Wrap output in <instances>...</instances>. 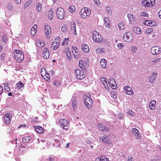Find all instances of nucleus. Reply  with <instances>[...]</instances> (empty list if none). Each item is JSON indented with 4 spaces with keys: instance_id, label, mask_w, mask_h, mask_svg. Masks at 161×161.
Returning <instances> with one entry per match:
<instances>
[{
    "instance_id": "nucleus-1",
    "label": "nucleus",
    "mask_w": 161,
    "mask_h": 161,
    "mask_svg": "<svg viewBox=\"0 0 161 161\" xmlns=\"http://www.w3.org/2000/svg\"><path fill=\"white\" fill-rule=\"evenodd\" d=\"M14 57L18 63H21L24 58V54L23 52L21 50L19 49L14 50L13 52Z\"/></svg>"
},
{
    "instance_id": "nucleus-2",
    "label": "nucleus",
    "mask_w": 161,
    "mask_h": 161,
    "mask_svg": "<svg viewBox=\"0 0 161 161\" xmlns=\"http://www.w3.org/2000/svg\"><path fill=\"white\" fill-rule=\"evenodd\" d=\"M91 96V95L88 94V96L86 95L84 97L85 99L84 104L88 109H91L92 106V100Z\"/></svg>"
},
{
    "instance_id": "nucleus-3",
    "label": "nucleus",
    "mask_w": 161,
    "mask_h": 161,
    "mask_svg": "<svg viewBox=\"0 0 161 161\" xmlns=\"http://www.w3.org/2000/svg\"><path fill=\"white\" fill-rule=\"evenodd\" d=\"M92 38L94 42H101L103 39L101 35L98 32L93 31L92 32Z\"/></svg>"
},
{
    "instance_id": "nucleus-4",
    "label": "nucleus",
    "mask_w": 161,
    "mask_h": 161,
    "mask_svg": "<svg viewBox=\"0 0 161 161\" xmlns=\"http://www.w3.org/2000/svg\"><path fill=\"white\" fill-rule=\"evenodd\" d=\"M91 12L90 9L85 7L81 9L80 13L81 17L83 19H85L90 14Z\"/></svg>"
},
{
    "instance_id": "nucleus-5",
    "label": "nucleus",
    "mask_w": 161,
    "mask_h": 161,
    "mask_svg": "<svg viewBox=\"0 0 161 161\" xmlns=\"http://www.w3.org/2000/svg\"><path fill=\"white\" fill-rule=\"evenodd\" d=\"M56 13L58 18L60 19H63L65 14L64 9L61 7L58 8L57 9Z\"/></svg>"
},
{
    "instance_id": "nucleus-6",
    "label": "nucleus",
    "mask_w": 161,
    "mask_h": 161,
    "mask_svg": "<svg viewBox=\"0 0 161 161\" xmlns=\"http://www.w3.org/2000/svg\"><path fill=\"white\" fill-rule=\"evenodd\" d=\"M133 39L132 34L130 32L125 33L124 35L123 39L124 41L128 42H130Z\"/></svg>"
},
{
    "instance_id": "nucleus-7",
    "label": "nucleus",
    "mask_w": 161,
    "mask_h": 161,
    "mask_svg": "<svg viewBox=\"0 0 161 161\" xmlns=\"http://www.w3.org/2000/svg\"><path fill=\"white\" fill-rule=\"evenodd\" d=\"M155 0H145L142 1L141 4L145 7H150L155 4Z\"/></svg>"
},
{
    "instance_id": "nucleus-8",
    "label": "nucleus",
    "mask_w": 161,
    "mask_h": 161,
    "mask_svg": "<svg viewBox=\"0 0 161 161\" xmlns=\"http://www.w3.org/2000/svg\"><path fill=\"white\" fill-rule=\"evenodd\" d=\"M69 123L67 120L64 119H62L59 121V124L64 129L68 130L69 128L68 125Z\"/></svg>"
},
{
    "instance_id": "nucleus-9",
    "label": "nucleus",
    "mask_w": 161,
    "mask_h": 161,
    "mask_svg": "<svg viewBox=\"0 0 161 161\" xmlns=\"http://www.w3.org/2000/svg\"><path fill=\"white\" fill-rule=\"evenodd\" d=\"M12 115L9 113L5 114L4 116L3 120L5 124L7 125L10 124Z\"/></svg>"
},
{
    "instance_id": "nucleus-10",
    "label": "nucleus",
    "mask_w": 161,
    "mask_h": 161,
    "mask_svg": "<svg viewBox=\"0 0 161 161\" xmlns=\"http://www.w3.org/2000/svg\"><path fill=\"white\" fill-rule=\"evenodd\" d=\"M41 73L42 76L44 80L47 81L49 82L50 80V75L47 72L46 69H42Z\"/></svg>"
},
{
    "instance_id": "nucleus-11",
    "label": "nucleus",
    "mask_w": 161,
    "mask_h": 161,
    "mask_svg": "<svg viewBox=\"0 0 161 161\" xmlns=\"http://www.w3.org/2000/svg\"><path fill=\"white\" fill-rule=\"evenodd\" d=\"M75 73L77 78L79 80H82L85 77L84 73L79 69H75Z\"/></svg>"
},
{
    "instance_id": "nucleus-12",
    "label": "nucleus",
    "mask_w": 161,
    "mask_h": 161,
    "mask_svg": "<svg viewBox=\"0 0 161 161\" xmlns=\"http://www.w3.org/2000/svg\"><path fill=\"white\" fill-rule=\"evenodd\" d=\"M59 40L58 39H56L52 43L51 48L53 50H56L59 47Z\"/></svg>"
},
{
    "instance_id": "nucleus-13",
    "label": "nucleus",
    "mask_w": 161,
    "mask_h": 161,
    "mask_svg": "<svg viewBox=\"0 0 161 161\" xmlns=\"http://www.w3.org/2000/svg\"><path fill=\"white\" fill-rule=\"evenodd\" d=\"M151 52L153 55H158L161 53V49L158 47H154L152 48Z\"/></svg>"
},
{
    "instance_id": "nucleus-14",
    "label": "nucleus",
    "mask_w": 161,
    "mask_h": 161,
    "mask_svg": "<svg viewBox=\"0 0 161 161\" xmlns=\"http://www.w3.org/2000/svg\"><path fill=\"white\" fill-rule=\"evenodd\" d=\"M108 83L109 86L112 89H114L116 88L117 85L114 79L113 78H111L109 79Z\"/></svg>"
},
{
    "instance_id": "nucleus-15",
    "label": "nucleus",
    "mask_w": 161,
    "mask_h": 161,
    "mask_svg": "<svg viewBox=\"0 0 161 161\" xmlns=\"http://www.w3.org/2000/svg\"><path fill=\"white\" fill-rule=\"evenodd\" d=\"M125 93L128 95H132L133 94L134 92L131 87L129 86H125L124 88Z\"/></svg>"
},
{
    "instance_id": "nucleus-16",
    "label": "nucleus",
    "mask_w": 161,
    "mask_h": 161,
    "mask_svg": "<svg viewBox=\"0 0 161 161\" xmlns=\"http://www.w3.org/2000/svg\"><path fill=\"white\" fill-rule=\"evenodd\" d=\"M50 56L49 50L47 48H45L42 53V56L45 59H48Z\"/></svg>"
},
{
    "instance_id": "nucleus-17",
    "label": "nucleus",
    "mask_w": 161,
    "mask_h": 161,
    "mask_svg": "<svg viewBox=\"0 0 161 161\" xmlns=\"http://www.w3.org/2000/svg\"><path fill=\"white\" fill-rule=\"evenodd\" d=\"M64 52L66 54L67 58L69 60H70L72 58L71 51L70 48L69 47H67L64 50Z\"/></svg>"
},
{
    "instance_id": "nucleus-18",
    "label": "nucleus",
    "mask_w": 161,
    "mask_h": 161,
    "mask_svg": "<svg viewBox=\"0 0 161 161\" xmlns=\"http://www.w3.org/2000/svg\"><path fill=\"white\" fill-rule=\"evenodd\" d=\"M132 132L136 139H138L140 137L139 130L136 128H134L132 130Z\"/></svg>"
},
{
    "instance_id": "nucleus-19",
    "label": "nucleus",
    "mask_w": 161,
    "mask_h": 161,
    "mask_svg": "<svg viewBox=\"0 0 161 161\" xmlns=\"http://www.w3.org/2000/svg\"><path fill=\"white\" fill-rule=\"evenodd\" d=\"M100 140L106 144L110 143V141L108 137L107 136H102L100 138Z\"/></svg>"
},
{
    "instance_id": "nucleus-20",
    "label": "nucleus",
    "mask_w": 161,
    "mask_h": 161,
    "mask_svg": "<svg viewBox=\"0 0 161 161\" xmlns=\"http://www.w3.org/2000/svg\"><path fill=\"white\" fill-rule=\"evenodd\" d=\"M95 161H110L109 158L105 156H100L97 158Z\"/></svg>"
},
{
    "instance_id": "nucleus-21",
    "label": "nucleus",
    "mask_w": 161,
    "mask_h": 161,
    "mask_svg": "<svg viewBox=\"0 0 161 161\" xmlns=\"http://www.w3.org/2000/svg\"><path fill=\"white\" fill-rule=\"evenodd\" d=\"M79 65L80 68L83 69H85L87 64L86 62L82 60H80L79 62Z\"/></svg>"
},
{
    "instance_id": "nucleus-22",
    "label": "nucleus",
    "mask_w": 161,
    "mask_h": 161,
    "mask_svg": "<svg viewBox=\"0 0 161 161\" xmlns=\"http://www.w3.org/2000/svg\"><path fill=\"white\" fill-rule=\"evenodd\" d=\"M44 31L46 35H48L51 32V28L47 24H46L44 26Z\"/></svg>"
},
{
    "instance_id": "nucleus-23",
    "label": "nucleus",
    "mask_w": 161,
    "mask_h": 161,
    "mask_svg": "<svg viewBox=\"0 0 161 161\" xmlns=\"http://www.w3.org/2000/svg\"><path fill=\"white\" fill-rule=\"evenodd\" d=\"M71 30L73 34L75 35H77L76 31V25L75 23L71 24L70 26Z\"/></svg>"
},
{
    "instance_id": "nucleus-24",
    "label": "nucleus",
    "mask_w": 161,
    "mask_h": 161,
    "mask_svg": "<svg viewBox=\"0 0 161 161\" xmlns=\"http://www.w3.org/2000/svg\"><path fill=\"white\" fill-rule=\"evenodd\" d=\"M154 21L151 20H147L143 22L144 25L149 26H153L155 25Z\"/></svg>"
},
{
    "instance_id": "nucleus-25",
    "label": "nucleus",
    "mask_w": 161,
    "mask_h": 161,
    "mask_svg": "<svg viewBox=\"0 0 161 161\" xmlns=\"http://www.w3.org/2000/svg\"><path fill=\"white\" fill-rule=\"evenodd\" d=\"M149 107L150 109L152 110H154L156 108V101L154 100H153L150 102Z\"/></svg>"
},
{
    "instance_id": "nucleus-26",
    "label": "nucleus",
    "mask_w": 161,
    "mask_h": 161,
    "mask_svg": "<svg viewBox=\"0 0 161 161\" xmlns=\"http://www.w3.org/2000/svg\"><path fill=\"white\" fill-rule=\"evenodd\" d=\"M81 48L82 50L85 53H88L89 51V46L86 44H83L81 46Z\"/></svg>"
},
{
    "instance_id": "nucleus-27",
    "label": "nucleus",
    "mask_w": 161,
    "mask_h": 161,
    "mask_svg": "<svg viewBox=\"0 0 161 161\" xmlns=\"http://www.w3.org/2000/svg\"><path fill=\"white\" fill-rule=\"evenodd\" d=\"M37 25H34L31 28V33L33 36L35 35L37 31Z\"/></svg>"
},
{
    "instance_id": "nucleus-28",
    "label": "nucleus",
    "mask_w": 161,
    "mask_h": 161,
    "mask_svg": "<svg viewBox=\"0 0 161 161\" xmlns=\"http://www.w3.org/2000/svg\"><path fill=\"white\" fill-rule=\"evenodd\" d=\"M133 31L138 34H140L141 33V30L140 27H135L133 28Z\"/></svg>"
},
{
    "instance_id": "nucleus-29",
    "label": "nucleus",
    "mask_w": 161,
    "mask_h": 161,
    "mask_svg": "<svg viewBox=\"0 0 161 161\" xmlns=\"http://www.w3.org/2000/svg\"><path fill=\"white\" fill-rule=\"evenodd\" d=\"M37 46L39 47H42L45 45V42L44 41L40 40H37L36 42Z\"/></svg>"
},
{
    "instance_id": "nucleus-30",
    "label": "nucleus",
    "mask_w": 161,
    "mask_h": 161,
    "mask_svg": "<svg viewBox=\"0 0 161 161\" xmlns=\"http://www.w3.org/2000/svg\"><path fill=\"white\" fill-rule=\"evenodd\" d=\"M35 130L37 133L39 134L42 133L44 132L43 128L41 126H37L36 127Z\"/></svg>"
},
{
    "instance_id": "nucleus-31",
    "label": "nucleus",
    "mask_w": 161,
    "mask_h": 161,
    "mask_svg": "<svg viewBox=\"0 0 161 161\" xmlns=\"http://www.w3.org/2000/svg\"><path fill=\"white\" fill-rule=\"evenodd\" d=\"M157 74L156 72H154L152 74L151 76L149 79V81L150 82H153L156 79V76Z\"/></svg>"
},
{
    "instance_id": "nucleus-32",
    "label": "nucleus",
    "mask_w": 161,
    "mask_h": 161,
    "mask_svg": "<svg viewBox=\"0 0 161 161\" xmlns=\"http://www.w3.org/2000/svg\"><path fill=\"white\" fill-rule=\"evenodd\" d=\"M32 139L31 137L30 136H25L22 139V142L25 143L29 142Z\"/></svg>"
},
{
    "instance_id": "nucleus-33",
    "label": "nucleus",
    "mask_w": 161,
    "mask_h": 161,
    "mask_svg": "<svg viewBox=\"0 0 161 161\" xmlns=\"http://www.w3.org/2000/svg\"><path fill=\"white\" fill-rule=\"evenodd\" d=\"M106 63L107 61L105 59H102L100 61V64L102 67L105 69L106 68Z\"/></svg>"
},
{
    "instance_id": "nucleus-34",
    "label": "nucleus",
    "mask_w": 161,
    "mask_h": 161,
    "mask_svg": "<svg viewBox=\"0 0 161 161\" xmlns=\"http://www.w3.org/2000/svg\"><path fill=\"white\" fill-rule=\"evenodd\" d=\"M53 9H50L48 12V18L50 20H52L53 17Z\"/></svg>"
},
{
    "instance_id": "nucleus-35",
    "label": "nucleus",
    "mask_w": 161,
    "mask_h": 161,
    "mask_svg": "<svg viewBox=\"0 0 161 161\" xmlns=\"http://www.w3.org/2000/svg\"><path fill=\"white\" fill-rule=\"evenodd\" d=\"M128 17L129 19L130 23V24L133 23L135 20L133 15L130 14H128Z\"/></svg>"
},
{
    "instance_id": "nucleus-36",
    "label": "nucleus",
    "mask_w": 161,
    "mask_h": 161,
    "mask_svg": "<svg viewBox=\"0 0 161 161\" xmlns=\"http://www.w3.org/2000/svg\"><path fill=\"white\" fill-rule=\"evenodd\" d=\"M104 20L106 26L108 28H110V23L107 17H105Z\"/></svg>"
},
{
    "instance_id": "nucleus-37",
    "label": "nucleus",
    "mask_w": 161,
    "mask_h": 161,
    "mask_svg": "<svg viewBox=\"0 0 161 161\" xmlns=\"http://www.w3.org/2000/svg\"><path fill=\"white\" fill-rule=\"evenodd\" d=\"M96 52L98 53H102L105 52V49L103 48L98 47L96 49Z\"/></svg>"
},
{
    "instance_id": "nucleus-38",
    "label": "nucleus",
    "mask_w": 161,
    "mask_h": 161,
    "mask_svg": "<svg viewBox=\"0 0 161 161\" xmlns=\"http://www.w3.org/2000/svg\"><path fill=\"white\" fill-rule=\"evenodd\" d=\"M98 126L99 127V130L102 131H104L106 129V127L102 124H98Z\"/></svg>"
},
{
    "instance_id": "nucleus-39",
    "label": "nucleus",
    "mask_w": 161,
    "mask_h": 161,
    "mask_svg": "<svg viewBox=\"0 0 161 161\" xmlns=\"http://www.w3.org/2000/svg\"><path fill=\"white\" fill-rule=\"evenodd\" d=\"M16 87L18 89H20L21 88L24 87V85L22 82L19 81L16 84Z\"/></svg>"
},
{
    "instance_id": "nucleus-40",
    "label": "nucleus",
    "mask_w": 161,
    "mask_h": 161,
    "mask_svg": "<svg viewBox=\"0 0 161 161\" xmlns=\"http://www.w3.org/2000/svg\"><path fill=\"white\" fill-rule=\"evenodd\" d=\"M69 38H65L63 40V42L62 43V45L66 46L69 43Z\"/></svg>"
},
{
    "instance_id": "nucleus-41",
    "label": "nucleus",
    "mask_w": 161,
    "mask_h": 161,
    "mask_svg": "<svg viewBox=\"0 0 161 161\" xmlns=\"http://www.w3.org/2000/svg\"><path fill=\"white\" fill-rule=\"evenodd\" d=\"M68 29V27L67 25L64 24L62 26L61 30L62 32H65L67 31Z\"/></svg>"
},
{
    "instance_id": "nucleus-42",
    "label": "nucleus",
    "mask_w": 161,
    "mask_h": 161,
    "mask_svg": "<svg viewBox=\"0 0 161 161\" xmlns=\"http://www.w3.org/2000/svg\"><path fill=\"white\" fill-rule=\"evenodd\" d=\"M42 8V5L40 3H37L36 5V9L38 12H40Z\"/></svg>"
},
{
    "instance_id": "nucleus-43",
    "label": "nucleus",
    "mask_w": 161,
    "mask_h": 161,
    "mask_svg": "<svg viewBox=\"0 0 161 161\" xmlns=\"http://www.w3.org/2000/svg\"><path fill=\"white\" fill-rule=\"evenodd\" d=\"M53 83L54 86H58L61 85V82L60 80H55L54 81Z\"/></svg>"
},
{
    "instance_id": "nucleus-44",
    "label": "nucleus",
    "mask_w": 161,
    "mask_h": 161,
    "mask_svg": "<svg viewBox=\"0 0 161 161\" xmlns=\"http://www.w3.org/2000/svg\"><path fill=\"white\" fill-rule=\"evenodd\" d=\"M127 114L130 116H134L135 115V113L131 110H129L126 112Z\"/></svg>"
},
{
    "instance_id": "nucleus-45",
    "label": "nucleus",
    "mask_w": 161,
    "mask_h": 161,
    "mask_svg": "<svg viewBox=\"0 0 161 161\" xmlns=\"http://www.w3.org/2000/svg\"><path fill=\"white\" fill-rule=\"evenodd\" d=\"M69 10L70 12L73 13L75 11V8L74 6H70L69 8Z\"/></svg>"
},
{
    "instance_id": "nucleus-46",
    "label": "nucleus",
    "mask_w": 161,
    "mask_h": 161,
    "mask_svg": "<svg viewBox=\"0 0 161 161\" xmlns=\"http://www.w3.org/2000/svg\"><path fill=\"white\" fill-rule=\"evenodd\" d=\"M9 83L6 82L4 83V86L5 90L6 91H10L9 88L8 87Z\"/></svg>"
},
{
    "instance_id": "nucleus-47",
    "label": "nucleus",
    "mask_w": 161,
    "mask_h": 161,
    "mask_svg": "<svg viewBox=\"0 0 161 161\" xmlns=\"http://www.w3.org/2000/svg\"><path fill=\"white\" fill-rule=\"evenodd\" d=\"M101 81L103 84L104 86H105L106 85H107V79L104 77H103L101 78Z\"/></svg>"
},
{
    "instance_id": "nucleus-48",
    "label": "nucleus",
    "mask_w": 161,
    "mask_h": 161,
    "mask_svg": "<svg viewBox=\"0 0 161 161\" xmlns=\"http://www.w3.org/2000/svg\"><path fill=\"white\" fill-rule=\"evenodd\" d=\"M106 9L107 12L108 13V14H112L111 10L109 6H107L106 7Z\"/></svg>"
},
{
    "instance_id": "nucleus-49",
    "label": "nucleus",
    "mask_w": 161,
    "mask_h": 161,
    "mask_svg": "<svg viewBox=\"0 0 161 161\" xmlns=\"http://www.w3.org/2000/svg\"><path fill=\"white\" fill-rule=\"evenodd\" d=\"M73 54L74 56V57L76 58H78L80 56V53L79 52H78L75 53H73Z\"/></svg>"
},
{
    "instance_id": "nucleus-50",
    "label": "nucleus",
    "mask_w": 161,
    "mask_h": 161,
    "mask_svg": "<svg viewBox=\"0 0 161 161\" xmlns=\"http://www.w3.org/2000/svg\"><path fill=\"white\" fill-rule=\"evenodd\" d=\"M118 26L120 30H123L125 28L124 25L122 23H119Z\"/></svg>"
},
{
    "instance_id": "nucleus-51",
    "label": "nucleus",
    "mask_w": 161,
    "mask_h": 161,
    "mask_svg": "<svg viewBox=\"0 0 161 161\" xmlns=\"http://www.w3.org/2000/svg\"><path fill=\"white\" fill-rule=\"evenodd\" d=\"M77 102L76 101L74 100L72 101V106L74 109H75L76 108Z\"/></svg>"
},
{
    "instance_id": "nucleus-52",
    "label": "nucleus",
    "mask_w": 161,
    "mask_h": 161,
    "mask_svg": "<svg viewBox=\"0 0 161 161\" xmlns=\"http://www.w3.org/2000/svg\"><path fill=\"white\" fill-rule=\"evenodd\" d=\"M153 29L151 28H148L146 30V32L147 34H150L153 32Z\"/></svg>"
},
{
    "instance_id": "nucleus-53",
    "label": "nucleus",
    "mask_w": 161,
    "mask_h": 161,
    "mask_svg": "<svg viewBox=\"0 0 161 161\" xmlns=\"http://www.w3.org/2000/svg\"><path fill=\"white\" fill-rule=\"evenodd\" d=\"M141 15L142 16L148 17L149 16L148 14L145 12H143L141 13Z\"/></svg>"
},
{
    "instance_id": "nucleus-54",
    "label": "nucleus",
    "mask_w": 161,
    "mask_h": 161,
    "mask_svg": "<svg viewBox=\"0 0 161 161\" xmlns=\"http://www.w3.org/2000/svg\"><path fill=\"white\" fill-rule=\"evenodd\" d=\"M72 51L73 53H75L78 52V51L77 48L76 47H73V50H72Z\"/></svg>"
},
{
    "instance_id": "nucleus-55",
    "label": "nucleus",
    "mask_w": 161,
    "mask_h": 161,
    "mask_svg": "<svg viewBox=\"0 0 161 161\" xmlns=\"http://www.w3.org/2000/svg\"><path fill=\"white\" fill-rule=\"evenodd\" d=\"M123 45L121 43L117 44V47L119 49H121L123 47Z\"/></svg>"
},
{
    "instance_id": "nucleus-56",
    "label": "nucleus",
    "mask_w": 161,
    "mask_h": 161,
    "mask_svg": "<svg viewBox=\"0 0 161 161\" xmlns=\"http://www.w3.org/2000/svg\"><path fill=\"white\" fill-rule=\"evenodd\" d=\"M131 49L132 52L134 53L137 50V48L135 47H132L131 48Z\"/></svg>"
},
{
    "instance_id": "nucleus-57",
    "label": "nucleus",
    "mask_w": 161,
    "mask_h": 161,
    "mask_svg": "<svg viewBox=\"0 0 161 161\" xmlns=\"http://www.w3.org/2000/svg\"><path fill=\"white\" fill-rule=\"evenodd\" d=\"M2 40L4 42L6 43L8 41L7 37L6 36H4L3 37Z\"/></svg>"
},
{
    "instance_id": "nucleus-58",
    "label": "nucleus",
    "mask_w": 161,
    "mask_h": 161,
    "mask_svg": "<svg viewBox=\"0 0 161 161\" xmlns=\"http://www.w3.org/2000/svg\"><path fill=\"white\" fill-rule=\"evenodd\" d=\"M6 54L4 53H3L1 56V58L2 60H4L5 59Z\"/></svg>"
},
{
    "instance_id": "nucleus-59",
    "label": "nucleus",
    "mask_w": 161,
    "mask_h": 161,
    "mask_svg": "<svg viewBox=\"0 0 161 161\" xmlns=\"http://www.w3.org/2000/svg\"><path fill=\"white\" fill-rule=\"evenodd\" d=\"M160 60V58H157L155 59L154 60H153L152 61L154 63H157Z\"/></svg>"
},
{
    "instance_id": "nucleus-60",
    "label": "nucleus",
    "mask_w": 161,
    "mask_h": 161,
    "mask_svg": "<svg viewBox=\"0 0 161 161\" xmlns=\"http://www.w3.org/2000/svg\"><path fill=\"white\" fill-rule=\"evenodd\" d=\"M3 91V87L2 86H0V95L2 94Z\"/></svg>"
},
{
    "instance_id": "nucleus-61",
    "label": "nucleus",
    "mask_w": 161,
    "mask_h": 161,
    "mask_svg": "<svg viewBox=\"0 0 161 161\" xmlns=\"http://www.w3.org/2000/svg\"><path fill=\"white\" fill-rule=\"evenodd\" d=\"M133 158L131 156H128L127 161H132Z\"/></svg>"
},
{
    "instance_id": "nucleus-62",
    "label": "nucleus",
    "mask_w": 161,
    "mask_h": 161,
    "mask_svg": "<svg viewBox=\"0 0 161 161\" xmlns=\"http://www.w3.org/2000/svg\"><path fill=\"white\" fill-rule=\"evenodd\" d=\"M94 1L97 4V5H98L99 3V0H94Z\"/></svg>"
},
{
    "instance_id": "nucleus-63",
    "label": "nucleus",
    "mask_w": 161,
    "mask_h": 161,
    "mask_svg": "<svg viewBox=\"0 0 161 161\" xmlns=\"http://www.w3.org/2000/svg\"><path fill=\"white\" fill-rule=\"evenodd\" d=\"M48 161H54V158L53 157H50Z\"/></svg>"
},
{
    "instance_id": "nucleus-64",
    "label": "nucleus",
    "mask_w": 161,
    "mask_h": 161,
    "mask_svg": "<svg viewBox=\"0 0 161 161\" xmlns=\"http://www.w3.org/2000/svg\"><path fill=\"white\" fill-rule=\"evenodd\" d=\"M16 2L18 4H19L21 3V0H15Z\"/></svg>"
}]
</instances>
